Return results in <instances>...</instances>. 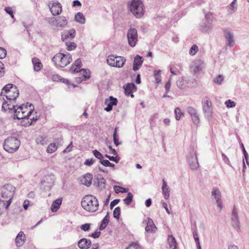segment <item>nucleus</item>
<instances>
[{
  "mask_svg": "<svg viewBox=\"0 0 249 249\" xmlns=\"http://www.w3.org/2000/svg\"><path fill=\"white\" fill-rule=\"evenodd\" d=\"M22 104L20 106L17 107L14 105L8 103V102L4 101L2 105L1 109L4 111H8L9 113L14 112V118L20 120L29 117L34 111V107L32 104H30L28 107V104Z\"/></svg>",
  "mask_w": 249,
  "mask_h": 249,
  "instance_id": "obj_1",
  "label": "nucleus"
},
{
  "mask_svg": "<svg viewBox=\"0 0 249 249\" xmlns=\"http://www.w3.org/2000/svg\"><path fill=\"white\" fill-rule=\"evenodd\" d=\"M15 188L11 184H6L0 188V200L7 209L12 203Z\"/></svg>",
  "mask_w": 249,
  "mask_h": 249,
  "instance_id": "obj_2",
  "label": "nucleus"
},
{
  "mask_svg": "<svg viewBox=\"0 0 249 249\" xmlns=\"http://www.w3.org/2000/svg\"><path fill=\"white\" fill-rule=\"evenodd\" d=\"M19 95V91L16 85L12 84L6 85L2 89L0 96H5L8 103L11 104L15 102Z\"/></svg>",
  "mask_w": 249,
  "mask_h": 249,
  "instance_id": "obj_3",
  "label": "nucleus"
},
{
  "mask_svg": "<svg viewBox=\"0 0 249 249\" xmlns=\"http://www.w3.org/2000/svg\"><path fill=\"white\" fill-rule=\"evenodd\" d=\"M81 205L86 211L93 213L98 210L99 203L97 199L94 196L87 195L82 198Z\"/></svg>",
  "mask_w": 249,
  "mask_h": 249,
  "instance_id": "obj_4",
  "label": "nucleus"
},
{
  "mask_svg": "<svg viewBox=\"0 0 249 249\" xmlns=\"http://www.w3.org/2000/svg\"><path fill=\"white\" fill-rule=\"evenodd\" d=\"M52 61L56 66L64 68L72 61L71 55L69 53H56L52 58Z\"/></svg>",
  "mask_w": 249,
  "mask_h": 249,
  "instance_id": "obj_5",
  "label": "nucleus"
},
{
  "mask_svg": "<svg viewBox=\"0 0 249 249\" xmlns=\"http://www.w3.org/2000/svg\"><path fill=\"white\" fill-rule=\"evenodd\" d=\"M20 141L15 137H11L5 140L3 147L8 153H13L18 149Z\"/></svg>",
  "mask_w": 249,
  "mask_h": 249,
  "instance_id": "obj_6",
  "label": "nucleus"
},
{
  "mask_svg": "<svg viewBox=\"0 0 249 249\" xmlns=\"http://www.w3.org/2000/svg\"><path fill=\"white\" fill-rule=\"evenodd\" d=\"M129 7L130 11L137 18H141L144 14V5L140 0H132Z\"/></svg>",
  "mask_w": 249,
  "mask_h": 249,
  "instance_id": "obj_7",
  "label": "nucleus"
},
{
  "mask_svg": "<svg viewBox=\"0 0 249 249\" xmlns=\"http://www.w3.org/2000/svg\"><path fill=\"white\" fill-rule=\"evenodd\" d=\"M48 22L50 25L56 27H64L67 24V20L64 16H60L57 18L53 17L48 19Z\"/></svg>",
  "mask_w": 249,
  "mask_h": 249,
  "instance_id": "obj_8",
  "label": "nucleus"
},
{
  "mask_svg": "<svg viewBox=\"0 0 249 249\" xmlns=\"http://www.w3.org/2000/svg\"><path fill=\"white\" fill-rule=\"evenodd\" d=\"M127 38L129 45L132 47L136 46L138 41L137 30L134 28H130L127 33Z\"/></svg>",
  "mask_w": 249,
  "mask_h": 249,
  "instance_id": "obj_9",
  "label": "nucleus"
},
{
  "mask_svg": "<svg viewBox=\"0 0 249 249\" xmlns=\"http://www.w3.org/2000/svg\"><path fill=\"white\" fill-rule=\"evenodd\" d=\"M202 106L205 116L208 118L211 117L213 113L212 103L207 96L204 97L202 99Z\"/></svg>",
  "mask_w": 249,
  "mask_h": 249,
  "instance_id": "obj_10",
  "label": "nucleus"
},
{
  "mask_svg": "<svg viewBox=\"0 0 249 249\" xmlns=\"http://www.w3.org/2000/svg\"><path fill=\"white\" fill-rule=\"evenodd\" d=\"M223 34L226 45L228 47H232L235 45L234 36L233 32L229 29H225L223 30Z\"/></svg>",
  "mask_w": 249,
  "mask_h": 249,
  "instance_id": "obj_11",
  "label": "nucleus"
},
{
  "mask_svg": "<svg viewBox=\"0 0 249 249\" xmlns=\"http://www.w3.org/2000/svg\"><path fill=\"white\" fill-rule=\"evenodd\" d=\"M212 196L213 199L215 200L217 207L218 208L219 212H221L222 209V202L221 200V194L218 188L214 187L212 189Z\"/></svg>",
  "mask_w": 249,
  "mask_h": 249,
  "instance_id": "obj_12",
  "label": "nucleus"
},
{
  "mask_svg": "<svg viewBox=\"0 0 249 249\" xmlns=\"http://www.w3.org/2000/svg\"><path fill=\"white\" fill-rule=\"evenodd\" d=\"M188 162L192 170H196L199 167V163L196 153H191L188 158Z\"/></svg>",
  "mask_w": 249,
  "mask_h": 249,
  "instance_id": "obj_13",
  "label": "nucleus"
},
{
  "mask_svg": "<svg viewBox=\"0 0 249 249\" xmlns=\"http://www.w3.org/2000/svg\"><path fill=\"white\" fill-rule=\"evenodd\" d=\"M213 28L212 21L209 20L206 17L200 23V30L204 33H209Z\"/></svg>",
  "mask_w": 249,
  "mask_h": 249,
  "instance_id": "obj_14",
  "label": "nucleus"
},
{
  "mask_svg": "<svg viewBox=\"0 0 249 249\" xmlns=\"http://www.w3.org/2000/svg\"><path fill=\"white\" fill-rule=\"evenodd\" d=\"M203 62L200 59H196L193 61L191 66V70L195 73H197L203 68Z\"/></svg>",
  "mask_w": 249,
  "mask_h": 249,
  "instance_id": "obj_15",
  "label": "nucleus"
},
{
  "mask_svg": "<svg viewBox=\"0 0 249 249\" xmlns=\"http://www.w3.org/2000/svg\"><path fill=\"white\" fill-rule=\"evenodd\" d=\"M118 103L117 98H114L113 96H109V98L106 99L105 101V104L107 105V107L105 108V110L109 112L112 110L113 106H115Z\"/></svg>",
  "mask_w": 249,
  "mask_h": 249,
  "instance_id": "obj_16",
  "label": "nucleus"
},
{
  "mask_svg": "<svg viewBox=\"0 0 249 249\" xmlns=\"http://www.w3.org/2000/svg\"><path fill=\"white\" fill-rule=\"evenodd\" d=\"M75 36V31L72 29L68 31H64L61 34V39L63 41H68V40H71Z\"/></svg>",
  "mask_w": 249,
  "mask_h": 249,
  "instance_id": "obj_17",
  "label": "nucleus"
},
{
  "mask_svg": "<svg viewBox=\"0 0 249 249\" xmlns=\"http://www.w3.org/2000/svg\"><path fill=\"white\" fill-rule=\"evenodd\" d=\"M231 224L234 229L238 230L240 228V222L237 211L234 209L231 214Z\"/></svg>",
  "mask_w": 249,
  "mask_h": 249,
  "instance_id": "obj_18",
  "label": "nucleus"
},
{
  "mask_svg": "<svg viewBox=\"0 0 249 249\" xmlns=\"http://www.w3.org/2000/svg\"><path fill=\"white\" fill-rule=\"evenodd\" d=\"M144 221L146 224L145 228V231L151 233L155 232L157 229L153 220L150 218H147Z\"/></svg>",
  "mask_w": 249,
  "mask_h": 249,
  "instance_id": "obj_19",
  "label": "nucleus"
},
{
  "mask_svg": "<svg viewBox=\"0 0 249 249\" xmlns=\"http://www.w3.org/2000/svg\"><path fill=\"white\" fill-rule=\"evenodd\" d=\"M92 180V175L89 173L80 178V182L81 184L89 187L91 185Z\"/></svg>",
  "mask_w": 249,
  "mask_h": 249,
  "instance_id": "obj_20",
  "label": "nucleus"
},
{
  "mask_svg": "<svg viewBox=\"0 0 249 249\" xmlns=\"http://www.w3.org/2000/svg\"><path fill=\"white\" fill-rule=\"evenodd\" d=\"M50 9L51 13L54 16L58 15L62 12L61 4L58 2H53Z\"/></svg>",
  "mask_w": 249,
  "mask_h": 249,
  "instance_id": "obj_21",
  "label": "nucleus"
},
{
  "mask_svg": "<svg viewBox=\"0 0 249 249\" xmlns=\"http://www.w3.org/2000/svg\"><path fill=\"white\" fill-rule=\"evenodd\" d=\"M77 245L81 249H88L91 245V241L89 239L83 238L79 240Z\"/></svg>",
  "mask_w": 249,
  "mask_h": 249,
  "instance_id": "obj_22",
  "label": "nucleus"
},
{
  "mask_svg": "<svg viewBox=\"0 0 249 249\" xmlns=\"http://www.w3.org/2000/svg\"><path fill=\"white\" fill-rule=\"evenodd\" d=\"M161 189L164 198L166 200L168 199L170 196V189L164 179H162Z\"/></svg>",
  "mask_w": 249,
  "mask_h": 249,
  "instance_id": "obj_23",
  "label": "nucleus"
},
{
  "mask_svg": "<svg viewBox=\"0 0 249 249\" xmlns=\"http://www.w3.org/2000/svg\"><path fill=\"white\" fill-rule=\"evenodd\" d=\"M125 94L127 95H130L131 97H133L134 95L132 94L133 90H136V87L133 83H128L125 87H124Z\"/></svg>",
  "mask_w": 249,
  "mask_h": 249,
  "instance_id": "obj_24",
  "label": "nucleus"
},
{
  "mask_svg": "<svg viewBox=\"0 0 249 249\" xmlns=\"http://www.w3.org/2000/svg\"><path fill=\"white\" fill-rule=\"evenodd\" d=\"M25 240V235L23 231H20L17 236L15 241L17 246L20 247L24 243Z\"/></svg>",
  "mask_w": 249,
  "mask_h": 249,
  "instance_id": "obj_25",
  "label": "nucleus"
},
{
  "mask_svg": "<svg viewBox=\"0 0 249 249\" xmlns=\"http://www.w3.org/2000/svg\"><path fill=\"white\" fill-rule=\"evenodd\" d=\"M143 61L142 60V57L139 55H137L134 58L133 70L134 71H136L139 69L140 66L142 65Z\"/></svg>",
  "mask_w": 249,
  "mask_h": 249,
  "instance_id": "obj_26",
  "label": "nucleus"
},
{
  "mask_svg": "<svg viewBox=\"0 0 249 249\" xmlns=\"http://www.w3.org/2000/svg\"><path fill=\"white\" fill-rule=\"evenodd\" d=\"M41 183L45 186L51 188L53 185V180L52 176L47 175L41 181Z\"/></svg>",
  "mask_w": 249,
  "mask_h": 249,
  "instance_id": "obj_27",
  "label": "nucleus"
},
{
  "mask_svg": "<svg viewBox=\"0 0 249 249\" xmlns=\"http://www.w3.org/2000/svg\"><path fill=\"white\" fill-rule=\"evenodd\" d=\"M32 63L34 65V70L36 71H40L43 68V65L40 60L34 57L32 59Z\"/></svg>",
  "mask_w": 249,
  "mask_h": 249,
  "instance_id": "obj_28",
  "label": "nucleus"
},
{
  "mask_svg": "<svg viewBox=\"0 0 249 249\" xmlns=\"http://www.w3.org/2000/svg\"><path fill=\"white\" fill-rule=\"evenodd\" d=\"M186 81H187L186 77H182L178 79L176 82L177 87L181 89L190 87V85L186 84Z\"/></svg>",
  "mask_w": 249,
  "mask_h": 249,
  "instance_id": "obj_29",
  "label": "nucleus"
},
{
  "mask_svg": "<svg viewBox=\"0 0 249 249\" xmlns=\"http://www.w3.org/2000/svg\"><path fill=\"white\" fill-rule=\"evenodd\" d=\"M82 62L80 59H77L75 61L74 64L71 67L70 71L72 73H77L79 72L77 69H80L81 67Z\"/></svg>",
  "mask_w": 249,
  "mask_h": 249,
  "instance_id": "obj_30",
  "label": "nucleus"
},
{
  "mask_svg": "<svg viewBox=\"0 0 249 249\" xmlns=\"http://www.w3.org/2000/svg\"><path fill=\"white\" fill-rule=\"evenodd\" d=\"M169 249H176L177 243L176 238L172 235H169L167 239Z\"/></svg>",
  "mask_w": 249,
  "mask_h": 249,
  "instance_id": "obj_31",
  "label": "nucleus"
},
{
  "mask_svg": "<svg viewBox=\"0 0 249 249\" xmlns=\"http://www.w3.org/2000/svg\"><path fill=\"white\" fill-rule=\"evenodd\" d=\"M61 203L62 198H59L58 199L55 200L52 204L51 211L53 212H56L59 208Z\"/></svg>",
  "mask_w": 249,
  "mask_h": 249,
  "instance_id": "obj_32",
  "label": "nucleus"
},
{
  "mask_svg": "<svg viewBox=\"0 0 249 249\" xmlns=\"http://www.w3.org/2000/svg\"><path fill=\"white\" fill-rule=\"evenodd\" d=\"M126 60L123 56H116L115 59V67L122 68Z\"/></svg>",
  "mask_w": 249,
  "mask_h": 249,
  "instance_id": "obj_33",
  "label": "nucleus"
},
{
  "mask_svg": "<svg viewBox=\"0 0 249 249\" xmlns=\"http://www.w3.org/2000/svg\"><path fill=\"white\" fill-rule=\"evenodd\" d=\"M48 138L46 135H39L36 138V142L37 144L46 145L48 142Z\"/></svg>",
  "mask_w": 249,
  "mask_h": 249,
  "instance_id": "obj_34",
  "label": "nucleus"
},
{
  "mask_svg": "<svg viewBox=\"0 0 249 249\" xmlns=\"http://www.w3.org/2000/svg\"><path fill=\"white\" fill-rule=\"evenodd\" d=\"M75 20L81 24L85 22V18L83 14L80 12L77 13L75 16Z\"/></svg>",
  "mask_w": 249,
  "mask_h": 249,
  "instance_id": "obj_35",
  "label": "nucleus"
},
{
  "mask_svg": "<svg viewBox=\"0 0 249 249\" xmlns=\"http://www.w3.org/2000/svg\"><path fill=\"white\" fill-rule=\"evenodd\" d=\"M79 71L80 72V74L82 75V76L83 77V79H82V80L84 79L85 80H86L90 78V76L89 70L82 69L80 70Z\"/></svg>",
  "mask_w": 249,
  "mask_h": 249,
  "instance_id": "obj_36",
  "label": "nucleus"
},
{
  "mask_svg": "<svg viewBox=\"0 0 249 249\" xmlns=\"http://www.w3.org/2000/svg\"><path fill=\"white\" fill-rule=\"evenodd\" d=\"M57 148L58 146L56 145L55 143H52L48 146L47 152L48 153L52 154L56 151Z\"/></svg>",
  "mask_w": 249,
  "mask_h": 249,
  "instance_id": "obj_37",
  "label": "nucleus"
},
{
  "mask_svg": "<svg viewBox=\"0 0 249 249\" xmlns=\"http://www.w3.org/2000/svg\"><path fill=\"white\" fill-rule=\"evenodd\" d=\"M116 56H115L113 55H109L107 59V63L110 66H115V59Z\"/></svg>",
  "mask_w": 249,
  "mask_h": 249,
  "instance_id": "obj_38",
  "label": "nucleus"
},
{
  "mask_svg": "<svg viewBox=\"0 0 249 249\" xmlns=\"http://www.w3.org/2000/svg\"><path fill=\"white\" fill-rule=\"evenodd\" d=\"M133 195L131 193H128L126 197L124 199V204L127 205H130L133 200Z\"/></svg>",
  "mask_w": 249,
  "mask_h": 249,
  "instance_id": "obj_39",
  "label": "nucleus"
},
{
  "mask_svg": "<svg viewBox=\"0 0 249 249\" xmlns=\"http://www.w3.org/2000/svg\"><path fill=\"white\" fill-rule=\"evenodd\" d=\"M66 45L67 46V50L68 51H72L74 50L76 47V44L72 42L66 41Z\"/></svg>",
  "mask_w": 249,
  "mask_h": 249,
  "instance_id": "obj_40",
  "label": "nucleus"
},
{
  "mask_svg": "<svg viewBox=\"0 0 249 249\" xmlns=\"http://www.w3.org/2000/svg\"><path fill=\"white\" fill-rule=\"evenodd\" d=\"M224 78L222 75H217L213 80L214 82L217 85H221L224 81Z\"/></svg>",
  "mask_w": 249,
  "mask_h": 249,
  "instance_id": "obj_41",
  "label": "nucleus"
},
{
  "mask_svg": "<svg viewBox=\"0 0 249 249\" xmlns=\"http://www.w3.org/2000/svg\"><path fill=\"white\" fill-rule=\"evenodd\" d=\"M175 117L177 120H179L181 116L183 115V113L181 112V109L179 107H176L175 109Z\"/></svg>",
  "mask_w": 249,
  "mask_h": 249,
  "instance_id": "obj_42",
  "label": "nucleus"
},
{
  "mask_svg": "<svg viewBox=\"0 0 249 249\" xmlns=\"http://www.w3.org/2000/svg\"><path fill=\"white\" fill-rule=\"evenodd\" d=\"M187 111L190 115L191 117L196 115L197 114L196 110L192 107H188L187 108Z\"/></svg>",
  "mask_w": 249,
  "mask_h": 249,
  "instance_id": "obj_43",
  "label": "nucleus"
},
{
  "mask_svg": "<svg viewBox=\"0 0 249 249\" xmlns=\"http://www.w3.org/2000/svg\"><path fill=\"white\" fill-rule=\"evenodd\" d=\"M98 179V185L101 188V189H104L106 187L105 180L103 178H97Z\"/></svg>",
  "mask_w": 249,
  "mask_h": 249,
  "instance_id": "obj_44",
  "label": "nucleus"
},
{
  "mask_svg": "<svg viewBox=\"0 0 249 249\" xmlns=\"http://www.w3.org/2000/svg\"><path fill=\"white\" fill-rule=\"evenodd\" d=\"M120 213H121L120 208L119 207H117L115 208L113 211V217L115 218L118 219L120 216Z\"/></svg>",
  "mask_w": 249,
  "mask_h": 249,
  "instance_id": "obj_45",
  "label": "nucleus"
},
{
  "mask_svg": "<svg viewBox=\"0 0 249 249\" xmlns=\"http://www.w3.org/2000/svg\"><path fill=\"white\" fill-rule=\"evenodd\" d=\"M105 157L108 158L110 160L114 161L117 163L119 162V160H120V158L118 156H110L107 154H106Z\"/></svg>",
  "mask_w": 249,
  "mask_h": 249,
  "instance_id": "obj_46",
  "label": "nucleus"
},
{
  "mask_svg": "<svg viewBox=\"0 0 249 249\" xmlns=\"http://www.w3.org/2000/svg\"><path fill=\"white\" fill-rule=\"evenodd\" d=\"M198 51V47L196 45H193L189 51V54L191 55H194Z\"/></svg>",
  "mask_w": 249,
  "mask_h": 249,
  "instance_id": "obj_47",
  "label": "nucleus"
},
{
  "mask_svg": "<svg viewBox=\"0 0 249 249\" xmlns=\"http://www.w3.org/2000/svg\"><path fill=\"white\" fill-rule=\"evenodd\" d=\"M92 153L94 156L98 159L100 160L104 158L103 155L97 150H94Z\"/></svg>",
  "mask_w": 249,
  "mask_h": 249,
  "instance_id": "obj_48",
  "label": "nucleus"
},
{
  "mask_svg": "<svg viewBox=\"0 0 249 249\" xmlns=\"http://www.w3.org/2000/svg\"><path fill=\"white\" fill-rule=\"evenodd\" d=\"M160 71H154V75L156 79V81L157 83H159L161 81V77L160 74Z\"/></svg>",
  "mask_w": 249,
  "mask_h": 249,
  "instance_id": "obj_49",
  "label": "nucleus"
},
{
  "mask_svg": "<svg viewBox=\"0 0 249 249\" xmlns=\"http://www.w3.org/2000/svg\"><path fill=\"white\" fill-rule=\"evenodd\" d=\"M225 105L226 107L228 108L229 107H233L235 106L236 104L234 102L231 101V100H228L225 102Z\"/></svg>",
  "mask_w": 249,
  "mask_h": 249,
  "instance_id": "obj_50",
  "label": "nucleus"
},
{
  "mask_svg": "<svg viewBox=\"0 0 249 249\" xmlns=\"http://www.w3.org/2000/svg\"><path fill=\"white\" fill-rule=\"evenodd\" d=\"M221 155H222V160H223V161L224 162V163L230 165V166H231V165L230 163V160H229V158L226 156V155L225 154H224L223 153H222Z\"/></svg>",
  "mask_w": 249,
  "mask_h": 249,
  "instance_id": "obj_51",
  "label": "nucleus"
},
{
  "mask_svg": "<svg viewBox=\"0 0 249 249\" xmlns=\"http://www.w3.org/2000/svg\"><path fill=\"white\" fill-rule=\"evenodd\" d=\"M192 120L195 125H197L199 123V118L198 113L196 115L191 117Z\"/></svg>",
  "mask_w": 249,
  "mask_h": 249,
  "instance_id": "obj_52",
  "label": "nucleus"
},
{
  "mask_svg": "<svg viewBox=\"0 0 249 249\" xmlns=\"http://www.w3.org/2000/svg\"><path fill=\"white\" fill-rule=\"evenodd\" d=\"M90 224L89 223H86L83 224L81 226V229L84 231H88L90 229Z\"/></svg>",
  "mask_w": 249,
  "mask_h": 249,
  "instance_id": "obj_53",
  "label": "nucleus"
},
{
  "mask_svg": "<svg viewBox=\"0 0 249 249\" xmlns=\"http://www.w3.org/2000/svg\"><path fill=\"white\" fill-rule=\"evenodd\" d=\"M108 223H109V222H108L107 221H105V220L103 219L102 223L100 226V228H99L100 230L102 231V230H103L104 229H105L106 228V227H107V225L108 224Z\"/></svg>",
  "mask_w": 249,
  "mask_h": 249,
  "instance_id": "obj_54",
  "label": "nucleus"
},
{
  "mask_svg": "<svg viewBox=\"0 0 249 249\" xmlns=\"http://www.w3.org/2000/svg\"><path fill=\"white\" fill-rule=\"evenodd\" d=\"M94 162L95 160L93 159H87L84 162V164L87 166H90Z\"/></svg>",
  "mask_w": 249,
  "mask_h": 249,
  "instance_id": "obj_55",
  "label": "nucleus"
},
{
  "mask_svg": "<svg viewBox=\"0 0 249 249\" xmlns=\"http://www.w3.org/2000/svg\"><path fill=\"white\" fill-rule=\"evenodd\" d=\"M6 56V50L1 47H0V58L2 59L5 57Z\"/></svg>",
  "mask_w": 249,
  "mask_h": 249,
  "instance_id": "obj_56",
  "label": "nucleus"
},
{
  "mask_svg": "<svg viewBox=\"0 0 249 249\" xmlns=\"http://www.w3.org/2000/svg\"><path fill=\"white\" fill-rule=\"evenodd\" d=\"M193 234L194 238L195 241L196 242V243H197V242H199V237H198V235L197 234L196 229L194 230V231H193Z\"/></svg>",
  "mask_w": 249,
  "mask_h": 249,
  "instance_id": "obj_57",
  "label": "nucleus"
},
{
  "mask_svg": "<svg viewBox=\"0 0 249 249\" xmlns=\"http://www.w3.org/2000/svg\"><path fill=\"white\" fill-rule=\"evenodd\" d=\"M5 74L4 67L3 63L0 61V77H2Z\"/></svg>",
  "mask_w": 249,
  "mask_h": 249,
  "instance_id": "obj_58",
  "label": "nucleus"
},
{
  "mask_svg": "<svg viewBox=\"0 0 249 249\" xmlns=\"http://www.w3.org/2000/svg\"><path fill=\"white\" fill-rule=\"evenodd\" d=\"M72 147V142H71V143L69 144V145L63 150V153H67L70 152L71 151V149Z\"/></svg>",
  "mask_w": 249,
  "mask_h": 249,
  "instance_id": "obj_59",
  "label": "nucleus"
},
{
  "mask_svg": "<svg viewBox=\"0 0 249 249\" xmlns=\"http://www.w3.org/2000/svg\"><path fill=\"white\" fill-rule=\"evenodd\" d=\"M60 79L61 80H60V82H61L64 83H66L68 85L69 88H70L71 86L74 87L73 84L70 83V82H69V81L68 79L62 78V77Z\"/></svg>",
  "mask_w": 249,
  "mask_h": 249,
  "instance_id": "obj_60",
  "label": "nucleus"
},
{
  "mask_svg": "<svg viewBox=\"0 0 249 249\" xmlns=\"http://www.w3.org/2000/svg\"><path fill=\"white\" fill-rule=\"evenodd\" d=\"M113 142L116 146L119 145L121 142H119L118 136L115 134L113 135Z\"/></svg>",
  "mask_w": 249,
  "mask_h": 249,
  "instance_id": "obj_61",
  "label": "nucleus"
},
{
  "mask_svg": "<svg viewBox=\"0 0 249 249\" xmlns=\"http://www.w3.org/2000/svg\"><path fill=\"white\" fill-rule=\"evenodd\" d=\"M100 162L101 164H102L103 166L106 167H108L110 162L108 160H103L102 159L101 160H100Z\"/></svg>",
  "mask_w": 249,
  "mask_h": 249,
  "instance_id": "obj_62",
  "label": "nucleus"
},
{
  "mask_svg": "<svg viewBox=\"0 0 249 249\" xmlns=\"http://www.w3.org/2000/svg\"><path fill=\"white\" fill-rule=\"evenodd\" d=\"M101 235V232L99 231H96L94 233H92L89 235V236L92 237L94 238H97L100 236Z\"/></svg>",
  "mask_w": 249,
  "mask_h": 249,
  "instance_id": "obj_63",
  "label": "nucleus"
},
{
  "mask_svg": "<svg viewBox=\"0 0 249 249\" xmlns=\"http://www.w3.org/2000/svg\"><path fill=\"white\" fill-rule=\"evenodd\" d=\"M120 202L119 199H116L111 202L110 204V209H112L116 205Z\"/></svg>",
  "mask_w": 249,
  "mask_h": 249,
  "instance_id": "obj_64",
  "label": "nucleus"
}]
</instances>
